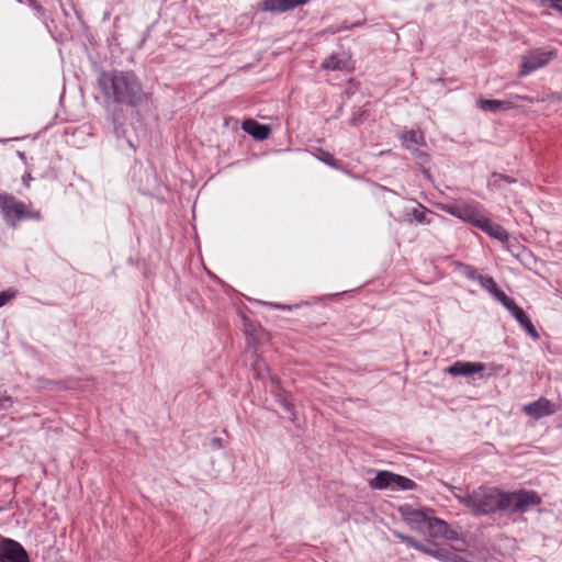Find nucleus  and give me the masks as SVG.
<instances>
[{
    "instance_id": "f257e3e1",
    "label": "nucleus",
    "mask_w": 562,
    "mask_h": 562,
    "mask_svg": "<svg viewBox=\"0 0 562 562\" xmlns=\"http://www.w3.org/2000/svg\"><path fill=\"white\" fill-rule=\"evenodd\" d=\"M97 81L106 103L137 106L147 99L146 93L133 72L102 70Z\"/></svg>"
},
{
    "instance_id": "f03ea898",
    "label": "nucleus",
    "mask_w": 562,
    "mask_h": 562,
    "mask_svg": "<svg viewBox=\"0 0 562 562\" xmlns=\"http://www.w3.org/2000/svg\"><path fill=\"white\" fill-rule=\"evenodd\" d=\"M454 497L474 515H487L503 510L504 492L493 487H479L468 495Z\"/></svg>"
},
{
    "instance_id": "7ed1b4c3",
    "label": "nucleus",
    "mask_w": 562,
    "mask_h": 562,
    "mask_svg": "<svg viewBox=\"0 0 562 562\" xmlns=\"http://www.w3.org/2000/svg\"><path fill=\"white\" fill-rule=\"evenodd\" d=\"M0 211L4 222L13 228L23 220H41L40 211L30 210L24 202L9 193H0Z\"/></svg>"
},
{
    "instance_id": "20e7f679",
    "label": "nucleus",
    "mask_w": 562,
    "mask_h": 562,
    "mask_svg": "<svg viewBox=\"0 0 562 562\" xmlns=\"http://www.w3.org/2000/svg\"><path fill=\"white\" fill-rule=\"evenodd\" d=\"M558 57L557 49L535 48L521 56V66L518 76L525 77L543 68Z\"/></svg>"
},
{
    "instance_id": "39448f33",
    "label": "nucleus",
    "mask_w": 562,
    "mask_h": 562,
    "mask_svg": "<svg viewBox=\"0 0 562 562\" xmlns=\"http://www.w3.org/2000/svg\"><path fill=\"white\" fill-rule=\"evenodd\" d=\"M540 496L535 491H518L504 493L503 510L525 512L529 507L539 505Z\"/></svg>"
},
{
    "instance_id": "423d86ee",
    "label": "nucleus",
    "mask_w": 562,
    "mask_h": 562,
    "mask_svg": "<svg viewBox=\"0 0 562 562\" xmlns=\"http://www.w3.org/2000/svg\"><path fill=\"white\" fill-rule=\"evenodd\" d=\"M440 210L475 227L479 226V222H481L484 216L480 212L477 203L441 204Z\"/></svg>"
},
{
    "instance_id": "0eeeda50",
    "label": "nucleus",
    "mask_w": 562,
    "mask_h": 562,
    "mask_svg": "<svg viewBox=\"0 0 562 562\" xmlns=\"http://www.w3.org/2000/svg\"><path fill=\"white\" fill-rule=\"evenodd\" d=\"M1 562H30L29 555L23 547L11 539L0 541Z\"/></svg>"
},
{
    "instance_id": "6e6552de",
    "label": "nucleus",
    "mask_w": 562,
    "mask_h": 562,
    "mask_svg": "<svg viewBox=\"0 0 562 562\" xmlns=\"http://www.w3.org/2000/svg\"><path fill=\"white\" fill-rule=\"evenodd\" d=\"M402 146L420 158L422 162H427L429 157L427 154L419 151V146L425 145L424 134L419 130H411L398 135Z\"/></svg>"
},
{
    "instance_id": "1a4fd4ad",
    "label": "nucleus",
    "mask_w": 562,
    "mask_h": 562,
    "mask_svg": "<svg viewBox=\"0 0 562 562\" xmlns=\"http://www.w3.org/2000/svg\"><path fill=\"white\" fill-rule=\"evenodd\" d=\"M525 100L531 102L532 99L521 95H513L508 100H494L480 98L477 105L482 111L497 112L499 110L506 111L516 106L517 101Z\"/></svg>"
},
{
    "instance_id": "9d476101",
    "label": "nucleus",
    "mask_w": 562,
    "mask_h": 562,
    "mask_svg": "<svg viewBox=\"0 0 562 562\" xmlns=\"http://www.w3.org/2000/svg\"><path fill=\"white\" fill-rule=\"evenodd\" d=\"M308 1L310 0H262L258 3V10L280 14L303 5Z\"/></svg>"
},
{
    "instance_id": "9b49d317",
    "label": "nucleus",
    "mask_w": 562,
    "mask_h": 562,
    "mask_svg": "<svg viewBox=\"0 0 562 562\" xmlns=\"http://www.w3.org/2000/svg\"><path fill=\"white\" fill-rule=\"evenodd\" d=\"M400 513L403 520L411 526L412 529L423 532L426 528L429 517L422 510L414 509L409 505L401 506Z\"/></svg>"
},
{
    "instance_id": "f8f14e48",
    "label": "nucleus",
    "mask_w": 562,
    "mask_h": 562,
    "mask_svg": "<svg viewBox=\"0 0 562 562\" xmlns=\"http://www.w3.org/2000/svg\"><path fill=\"white\" fill-rule=\"evenodd\" d=\"M425 529H427L430 538H453V531L450 529L449 525L439 518L429 517Z\"/></svg>"
},
{
    "instance_id": "ddd939ff",
    "label": "nucleus",
    "mask_w": 562,
    "mask_h": 562,
    "mask_svg": "<svg viewBox=\"0 0 562 562\" xmlns=\"http://www.w3.org/2000/svg\"><path fill=\"white\" fill-rule=\"evenodd\" d=\"M524 411L531 418H542L553 413V405L547 398H540L524 406Z\"/></svg>"
},
{
    "instance_id": "4468645a",
    "label": "nucleus",
    "mask_w": 562,
    "mask_h": 562,
    "mask_svg": "<svg viewBox=\"0 0 562 562\" xmlns=\"http://www.w3.org/2000/svg\"><path fill=\"white\" fill-rule=\"evenodd\" d=\"M485 366L481 362H462L457 361L447 369V372L451 375H471L483 371Z\"/></svg>"
},
{
    "instance_id": "2eb2a0df",
    "label": "nucleus",
    "mask_w": 562,
    "mask_h": 562,
    "mask_svg": "<svg viewBox=\"0 0 562 562\" xmlns=\"http://www.w3.org/2000/svg\"><path fill=\"white\" fill-rule=\"evenodd\" d=\"M477 228L503 243L509 239V234L501 225L491 222L486 216H483L482 221L479 222Z\"/></svg>"
},
{
    "instance_id": "dca6fc26",
    "label": "nucleus",
    "mask_w": 562,
    "mask_h": 562,
    "mask_svg": "<svg viewBox=\"0 0 562 562\" xmlns=\"http://www.w3.org/2000/svg\"><path fill=\"white\" fill-rule=\"evenodd\" d=\"M241 127L247 134L258 140L268 138L270 134V127L268 125L260 124L255 120H245Z\"/></svg>"
},
{
    "instance_id": "f3484780",
    "label": "nucleus",
    "mask_w": 562,
    "mask_h": 562,
    "mask_svg": "<svg viewBox=\"0 0 562 562\" xmlns=\"http://www.w3.org/2000/svg\"><path fill=\"white\" fill-rule=\"evenodd\" d=\"M349 57L346 54H331L322 63L326 70H346L349 68Z\"/></svg>"
},
{
    "instance_id": "a211bd4d",
    "label": "nucleus",
    "mask_w": 562,
    "mask_h": 562,
    "mask_svg": "<svg viewBox=\"0 0 562 562\" xmlns=\"http://www.w3.org/2000/svg\"><path fill=\"white\" fill-rule=\"evenodd\" d=\"M394 473L389 471H379L374 479L370 481V486L375 490L393 487Z\"/></svg>"
},
{
    "instance_id": "6ab92c4d",
    "label": "nucleus",
    "mask_w": 562,
    "mask_h": 562,
    "mask_svg": "<svg viewBox=\"0 0 562 562\" xmlns=\"http://www.w3.org/2000/svg\"><path fill=\"white\" fill-rule=\"evenodd\" d=\"M425 554H429L445 562H464L461 557H459L449 549H431L427 547V552H425Z\"/></svg>"
},
{
    "instance_id": "aec40b11",
    "label": "nucleus",
    "mask_w": 562,
    "mask_h": 562,
    "mask_svg": "<svg viewBox=\"0 0 562 562\" xmlns=\"http://www.w3.org/2000/svg\"><path fill=\"white\" fill-rule=\"evenodd\" d=\"M315 157L334 169H340V161L335 159L333 155L322 148H317L314 153Z\"/></svg>"
},
{
    "instance_id": "412c9836",
    "label": "nucleus",
    "mask_w": 562,
    "mask_h": 562,
    "mask_svg": "<svg viewBox=\"0 0 562 562\" xmlns=\"http://www.w3.org/2000/svg\"><path fill=\"white\" fill-rule=\"evenodd\" d=\"M393 479H394L393 487H392L393 490L405 491V490H413L416 486L415 482L408 477H405V476L394 473Z\"/></svg>"
},
{
    "instance_id": "4be33fe9",
    "label": "nucleus",
    "mask_w": 562,
    "mask_h": 562,
    "mask_svg": "<svg viewBox=\"0 0 562 562\" xmlns=\"http://www.w3.org/2000/svg\"><path fill=\"white\" fill-rule=\"evenodd\" d=\"M479 283L484 290H486L493 296H494V293H496L499 290L496 281L490 276H483L482 278H480Z\"/></svg>"
},
{
    "instance_id": "5701e85b",
    "label": "nucleus",
    "mask_w": 562,
    "mask_h": 562,
    "mask_svg": "<svg viewBox=\"0 0 562 562\" xmlns=\"http://www.w3.org/2000/svg\"><path fill=\"white\" fill-rule=\"evenodd\" d=\"M507 311L510 312L513 317L520 324V326L529 318L524 310L519 307L516 303L510 306Z\"/></svg>"
},
{
    "instance_id": "b1692460",
    "label": "nucleus",
    "mask_w": 562,
    "mask_h": 562,
    "mask_svg": "<svg viewBox=\"0 0 562 562\" xmlns=\"http://www.w3.org/2000/svg\"><path fill=\"white\" fill-rule=\"evenodd\" d=\"M412 216L414 220L420 224H429L430 221L427 218V210H425L423 206L414 209L412 211Z\"/></svg>"
},
{
    "instance_id": "393cba45",
    "label": "nucleus",
    "mask_w": 562,
    "mask_h": 562,
    "mask_svg": "<svg viewBox=\"0 0 562 562\" xmlns=\"http://www.w3.org/2000/svg\"><path fill=\"white\" fill-rule=\"evenodd\" d=\"M494 297L502 303V305L508 310L510 308L512 305H514L515 301L510 297H508L504 291H502L501 289L494 293Z\"/></svg>"
},
{
    "instance_id": "a878e982",
    "label": "nucleus",
    "mask_w": 562,
    "mask_h": 562,
    "mask_svg": "<svg viewBox=\"0 0 562 562\" xmlns=\"http://www.w3.org/2000/svg\"><path fill=\"white\" fill-rule=\"evenodd\" d=\"M502 181H505V182H508V183L516 182L515 179H513V178H510L508 176H505V175H502V173H493L492 178H491V181H490V184L499 187Z\"/></svg>"
},
{
    "instance_id": "bb28decb",
    "label": "nucleus",
    "mask_w": 562,
    "mask_h": 562,
    "mask_svg": "<svg viewBox=\"0 0 562 562\" xmlns=\"http://www.w3.org/2000/svg\"><path fill=\"white\" fill-rule=\"evenodd\" d=\"M541 7L551 8L562 13V0H539Z\"/></svg>"
},
{
    "instance_id": "cd10ccee",
    "label": "nucleus",
    "mask_w": 562,
    "mask_h": 562,
    "mask_svg": "<svg viewBox=\"0 0 562 562\" xmlns=\"http://www.w3.org/2000/svg\"><path fill=\"white\" fill-rule=\"evenodd\" d=\"M463 272L467 278H469L470 280L477 281V282H480V278L483 277V274H480L477 272V270L471 266H465Z\"/></svg>"
},
{
    "instance_id": "c85d7f7f",
    "label": "nucleus",
    "mask_w": 562,
    "mask_h": 562,
    "mask_svg": "<svg viewBox=\"0 0 562 562\" xmlns=\"http://www.w3.org/2000/svg\"><path fill=\"white\" fill-rule=\"evenodd\" d=\"M15 295H16V291L15 290H7V291L0 292V307L5 305Z\"/></svg>"
},
{
    "instance_id": "c756f323",
    "label": "nucleus",
    "mask_w": 562,
    "mask_h": 562,
    "mask_svg": "<svg viewBox=\"0 0 562 562\" xmlns=\"http://www.w3.org/2000/svg\"><path fill=\"white\" fill-rule=\"evenodd\" d=\"M405 543H407L409 547H412L423 553L427 552V546H424L423 543L418 542L417 540H415L412 537H408L407 539H405Z\"/></svg>"
},
{
    "instance_id": "7c9ffc66",
    "label": "nucleus",
    "mask_w": 562,
    "mask_h": 562,
    "mask_svg": "<svg viewBox=\"0 0 562 562\" xmlns=\"http://www.w3.org/2000/svg\"><path fill=\"white\" fill-rule=\"evenodd\" d=\"M29 5L36 12L40 19H44L45 9L36 0H27Z\"/></svg>"
},
{
    "instance_id": "2f4dec72",
    "label": "nucleus",
    "mask_w": 562,
    "mask_h": 562,
    "mask_svg": "<svg viewBox=\"0 0 562 562\" xmlns=\"http://www.w3.org/2000/svg\"><path fill=\"white\" fill-rule=\"evenodd\" d=\"M521 327L525 328L531 337L536 339L539 338V334L529 318L521 325Z\"/></svg>"
},
{
    "instance_id": "473e14b6",
    "label": "nucleus",
    "mask_w": 562,
    "mask_h": 562,
    "mask_svg": "<svg viewBox=\"0 0 562 562\" xmlns=\"http://www.w3.org/2000/svg\"><path fill=\"white\" fill-rule=\"evenodd\" d=\"M11 397L10 396H2L0 397V411H5L11 406Z\"/></svg>"
},
{
    "instance_id": "72a5a7b5",
    "label": "nucleus",
    "mask_w": 562,
    "mask_h": 562,
    "mask_svg": "<svg viewBox=\"0 0 562 562\" xmlns=\"http://www.w3.org/2000/svg\"><path fill=\"white\" fill-rule=\"evenodd\" d=\"M266 369H267V367L262 361H257L255 363L254 370H255L257 376H261L262 371H265Z\"/></svg>"
},
{
    "instance_id": "f704fd0d",
    "label": "nucleus",
    "mask_w": 562,
    "mask_h": 562,
    "mask_svg": "<svg viewBox=\"0 0 562 562\" xmlns=\"http://www.w3.org/2000/svg\"><path fill=\"white\" fill-rule=\"evenodd\" d=\"M271 307L279 308V310H290L289 305L284 304H277V303H268Z\"/></svg>"
},
{
    "instance_id": "c9c22d12",
    "label": "nucleus",
    "mask_w": 562,
    "mask_h": 562,
    "mask_svg": "<svg viewBox=\"0 0 562 562\" xmlns=\"http://www.w3.org/2000/svg\"><path fill=\"white\" fill-rule=\"evenodd\" d=\"M394 535H395L396 538H398L403 542H405V539L408 538V536H405V535H403L401 532H397V531H395Z\"/></svg>"
},
{
    "instance_id": "e433bc0d",
    "label": "nucleus",
    "mask_w": 562,
    "mask_h": 562,
    "mask_svg": "<svg viewBox=\"0 0 562 562\" xmlns=\"http://www.w3.org/2000/svg\"><path fill=\"white\" fill-rule=\"evenodd\" d=\"M212 442H213L214 446L221 447V439L220 438H214L212 440Z\"/></svg>"
},
{
    "instance_id": "4c0bfd02",
    "label": "nucleus",
    "mask_w": 562,
    "mask_h": 562,
    "mask_svg": "<svg viewBox=\"0 0 562 562\" xmlns=\"http://www.w3.org/2000/svg\"><path fill=\"white\" fill-rule=\"evenodd\" d=\"M445 486H446L447 488H449L450 491H452V490L454 488V486H452V485H450V484H447V483H445Z\"/></svg>"
},
{
    "instance_id": "58836bf2",
    "label": "nucleus",
    "mask_w": 562,
    "mask_h": 562,
    "mask_svg": "<svg viewBox=\"0 0 562 562\" xmlns=\"http://www.w3.org/2000/svg\"><path fill=\"white\" fill-rule=\"evenodd\" d=\"M128 145H130L133 149H135V146L133 145V143H132V142H130V140H128Z\"/></svg>"
}]
</instances>
